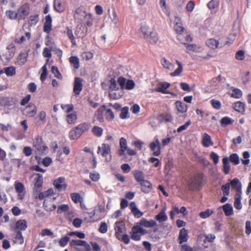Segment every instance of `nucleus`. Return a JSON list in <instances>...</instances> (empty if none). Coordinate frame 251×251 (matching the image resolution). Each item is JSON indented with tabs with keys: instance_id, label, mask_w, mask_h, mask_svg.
I'll return each mask as SVG.
<instances>
[{
	"instance_id": "nucleus-1",
	"label": "nucleus",
	"mask_w": 251,
	"mask_h": 251,
	"mask_svg": "<svg viewBox=\"0 0 251 251\" xmlns=\"http://www.w3.org/2000/svg\"><path fill=\"white\" fill-rule=\"evenodd\" d=\"M203 176L201 174H198L192 177L188 182L189 189L192 190H198L203 185Z\"/></svg>"
},
{
	"instance_id": "nucleus-2",
	"label": "nucleus",
	"mask_w": 251,
	"mask_h": 251,
	"mask_svg": "<svg viewBox=\"0 0 251 251\" xmlns=\"http://www.w3.org/2000/svg\"><path fill=\"white\" fill-rule=\"evenodd\" d=\"M74 17L75 20L78 22H84L85 20L91 18V14L87 13L84 7L80 6L75 10Z\"/></svg>"
},
{
	"instance_id": "nucleus-3",
	"label": "nucleus",
	"mask_w": 251,
	"mask_h": 251,
	"mask_svg": "<svg viewBox=\"0 0 251 251\" xmlns=\"http://www.w3.org/2000/svg\"><path fill=\"white\" fill-rule=\"evenodd\" d=\"M97 152L100 156L104 158L106 161L109 162L111 160V148L108 144L103 143L99 146Z\"/></svg>"
},
{
	"instance_id": "nucleus-4",
	"label": "nucleus",
	"mask_w": 251,
	"mask_h": 251,
	"mask_svg": "<svg viewBox=\"0 0 251 251\" xmlns=\"http://www.w3.org/2000/svg\"><path fill=\"white\" fill-rule=\"evenodd\" d=\"M221 86V76H219L208 81L206 91L208 92H214L220 89Z\"/></svg>"
},
{
	"instance_id": "nucleus-5",
	"label": "nucleus",
	"mask_w": 251,
	"mask_h": 251,
	"mask_svg": "<svg viewBox=\"0 0 251 251\" xmlns=\"http://www.w3.org/2000/svg\"><path fill=\"white\" fill-rule=\"evenodd\" d=\"M33 148L37 154L45 153L47 148L42 142V139L40 136H37L33 141Z\"/></svg>"
},
{
	"instance_id": "nucleus-6",
	"label": "nucleus",
	"mask_w": 251,
	"mask_h": 251,
	"mask_svg": "<svg viewBox=\"0 0 251 251\" xmlns=\"http://www.w3.org/2000/svg\"><path fill=\"white\" fill-rule=\"evenodd\" d=\"M14 188L17 194V199L22 200L25 195V189L24 185L21 182L16 180L14 183Z\"/></svg>"
},
{
	"instance_id": "nucleus-7",
	"label": "nucleus",
	"mask_w": 251,
	"mask_h": 251,
	"mask_svg": "<svg viewBox=\"0 0 251 251\" xmlns=\"http://www.w3.org/2000/svg\"><path fill=\"white\" fill-rule=\"evenodd\" d=\"M18 16L19 20L25 19L28 15L30 12V6L27 3H25L21 5L18 11Z\"/></svg>"
},
{
	"instance_id": "nucleus-8",
	"label": "nucleus",
	"mask_w": 251,
	"mask_h": 251,
	"mask_svg": "<svg viewBox=\"0 0 251 251\" xmlns=\"http://www.w3.org/2000/svg\"><path fill=\"white\" fill-rule=\"evenodd\" d=\"M150 148L153 155L158 156L161 154V145L158 138L155 137L154 141L150 144Z\"/></svg>"
},
{
	"instance_id": "nucleus-9",
	"label": "nucleus",
	"mask_w": 251,
	"mask_h": 251,
	"mask_svg": "<svg viewBox=\"0 0 251 251\" xmlns=\"http://www.w3.org/2000/svg\"><path fill=\"white\" fill-rule=\"evenodd\" d=\"M15 49L13 45H9L0 55L1 59L9 60L14 56Z\"/></svg>"
},
{
	"instance_id": "nucleus-10",
	"label": "nucleus",
	"mask_w": 251,
	"mask_h": 251,
	"mask_svg": "<svg viewBox=\"0 0 251 251\" xmlns=\"http://www.w3.org/2000/svg\"><path fill=\"white\" fill-rule=\"evenodd\" d=\"M65 178L63 177H59L53 181V184L55 189L58 191L65 190L67 185L65 182Z\"/></svg>"
},
{
	"instance_id": "nucleus-11",
	"label": "nucleus",
	"mask_w": 251,
	"mask_h": 251,
	"mask_svg": "<svg viewBox=\"0 0 251 251\" xmlns=\"http://www.w3.org/2000/svg\"><path fill=\"white\" fill-rule=\"evenodd\" d=\"M201 143L204 148H208L214 145L211 136L206 133L202 134Z\"/></svg>"
},
{
	"instance_id": "nucleus-12",
	"label": "nucleus",
	"mask_w": 251,
	"mask_h": 251,
	"mask_svg": "<svg viewBox=\"0 0 251 251\" xmlns=\"http://www.w3.org/2000/svg\"><path fill=\"white\" fill-rule=\"evenodd\" d=\"M114 228L115 230V236L117 238L120 235L123 234L125 231L126 227L124 223L122 221L116 222L115 224Z\"/></svg>"
},
{
	"instance_id": "nucleus-13",
	"label": "nucleus",
	"mask_w": 251,
	"mask_h": 251,
	"mask_svg": "<svg viewBox=\"0 0 251 251\" xmlns=\"http://www.w3.org/2000/svg\"><path fill=\"white\" fill-rule=\"evenodd\" d=\"M25 111L27 116L32 117L35 115L37 112V108L34 104L30 103L25 107Z\"/></svg>"
},
{
	"instance_id": "nucleus-14",
	"label": "nucleus",
	"mask_w": 251,
	"mask_h": 251,
	"mask_svg": "<svg viewBox=\"0 0 251 251\" xmlns=\"http://www.w3.org/2000/svg\"><path fill=\"white\" fill-rule=\"evenodd\" d=\"M55 199V198L54 197L52 199H47L44 200V206L46 210L52 211L56 208V205L52 203V202Z\"/></svg>"
},
{
	"instance_id": "nucleus-15",
	"label": "nucleus",
	"mask_w": 251,
	"mask_h": 251,
	"mask_svg": "<svg viewBox=\"0 0 251 251\" xmlns=\"http://www.w3.org/2000/svg\"><path fill=\"white\" fill-rule=\"evenodd\" d=\"M129 207L131 212L135 217L139 218L143 215V212L138 208L135 202H131L129 204Z\"/></svg>"
},
{
	"instance_id": "nucleus-16",
	"label": "nucleus",
	"mask_w": 251,
	"mask_h": 251,
	"mask_svg": "<svg viewBox=\"0 0 251 251\" xmlns=\"http://www.w3.org/2000/svg\"><path fill=\"white\" fill-rule=\"evenodd\" d=\"M109 96L110 99L113 100H118L122 97L124 95V92L122 88H119L116 91H109Z\"/></svg>"
},
{
	"instance_id": "nucleus-17",
	"label": "nucleus",
	"mask_w": 251,
	"mask_h": 251,
	"mask_svg": "<svg viewBox=\"0 0 251 251\" xmlns=\"http://www.w3.org/2000/svg\"><path fill=\"white\" fill-rule=\"evenodd\" d=\"M120 148L118 151L119 155L120 156L125 155V152L128 148L126 139L123 137H122L120 140Z\"/></svg>"
},
{
	"instance_id": "nucleus-18",
	"label": "nucleus",
	"mask_w": 251,
	"mask_h": 251,
	"mask_svg": "<svg viewBox=\"0 0 251 251\" xmlns=\"http://www.w3.org/2000/svg\"><path fill=\"white\" fill-rule=\"evenodd\" d=\"M189 236L187 230L183 228L180 229L179 233L178 240L179 244H182L183 242H186L188 241Z\"/></svg>"
},
{
	"instance_id": "nucleus-19",
	"label": "nucleus",
	"mask_w": 251,
	"mask_h": 251,
	"mask_svg": "<svg viewBox=\"0 0 251 251\" xmlns=\"http://www.w3.org/2000/svg\"><path fill=\"white\" fill-rule=\"evenodd\" d=\"M82 89V80L79 78L76 77L75 78L74 86V92L76 94L78 95Z\"/></svg>"
},
{
	"instance_id": "nucleus-20",
	"label": "nucleus",
	"mask_w": 251,
	"mask_h": 251,
	"mask_svg": "<svg viewBox=\"0 0 251 251\" xmlns=\"http://www.w3.org/2000/svg\"><path fill=\"white\" fill-rule=\"evenodd\" d=\"M140 185L141 190L145 193H149L152 189V185L151 183L148 180H144L140 183Z\"/></svg>"
},
{
	"instance_id": "nucleus-21",
	"label": "nucleus",
	"mask_w": 251,
	"mask_h": 251,
	"mask_svg": "<svg viewBox=\"0 0 251 251\" xmlns=\"http://www.w3.org/2000/svg\"><path fill=\"white\" fill-rule=\"evenodd\" d=\"M170 86V84L164 82L159 83L156 88V91L160 92L162 93L166 94L168 93L167 89Z\"/></svg>"
},
{
	"instance_id": "nucleus-22",
	"label": "nucleus",
	"mask_w": 251,
	"mask_h": 251,
	"mask_svg": "<svg viewBox=\"0 0 251 251\" xmlns=\"http://www.w3.org/2000/svg\"><path fill=\"white\" fill-rule=\"evenodd\" d=\"M34 175L35 176L34 179V187L36 190H38L42 185L43 182V176L39 173L35 174Z\"/></svg>"
},
{
	"instance_id": "nucleus-23",
	"label": "nucleus",
	"mask_w": 251,
	"mask_h": 251,
	"mask_svg": "<svg viewBox=\"0 0 251 251\" xmlns=\"http://www.w3.org/2000/svg\"><path fill=\"white\" fill-rule=\"evenodd\" d=\"M205 43L208 47L212 49H215L221 47L219 41L213 38L207 39Z\"/></svg>"
},
{
	"instance_id": "nucleus-24",
	"label": "nucleus",
	"mask_w": 251,
	"mask_h": 251,
	"mask_svg": "<svg viewBox=\"0 0 251 251\" xmlns=\"http://www.w3.org/2000/svg\"><path fill=\"white\" fill-rule=\"evenodd\" d=\"M52 20L50 15H48L45 17V22L44 25V31L45 32L49 33L51 30Z\"/></svg>"
},
{
	"instance_id": "nucleus-25",
	"label": "nucleus",
	"mask_w": 251,
	"mask_h": 251,
	"mask_svg": "<svg viewBox=\"0 0 251 251\" xmlns=\"http://www.w3.org/2000/svg\"><path fill=\"white\" fill-rule=\"evenodd\" d=\"M81 135L76 126L73 128L69 133V138L71 140H76L79 138Z\"/></svg>"
},
{
	"instance_id": "nucleus-26",
	"label": "nucleus",
	"mask_w": 251,
	"mask_h": 251,
	"mask_svg": "<svg viewBox=\"0 0 251 251\" xmlns=\"http://www.w3.org/2000/svg\"><path fill=\"white\" fill-rule=\"evenodd\" d=\"M108 13L109 18L111 19V23L115 26H116L118 23L119 19L115 9L113 8L108 9Z\"/></svg>"
},
{
	"instance_id": "nucleus-27",
	"label": "nucleus",
	"mask_w": 251,
	"mask_h": 251,
	"mask_svg": "<svg viewBox=\"0 0 251 251\" xmlns=\"http://www.w3.org/2000/svg\"><path fill=\"white\" fill-rule=\"evenodd\" d=\"M156 224V222L152 220L148 221L146 219H142L140 222V225L147 228L154 227Z\"/></svg>"
},
{
	"instance_id": "nucleus-28",
	"label": "nucleus",
	"mask_w": 251,
	"mask_h": 251,
	"mask_svg": "<svg viewBox=\"0 0 251 251\" xmlns=\"http://www.w3.org/2000/svg\"><path fill=\"white\" fill-rule=\"evenodd\" d=\"M166 208L164 207L161 211L155 216V219L159 222H164L168 220V217L166 214Z\"/></svg>"
},
{
	"instance_id": "nucleus-29",
	"label": "nucleus",
	"mask_w": 251,
	"mask_h": 251,
	"mask_svg": "<svg viewBox=\"0 0 251 251\" xmlns=\"http://www.w3.org/2000/svg\"><path fill=\"white\" fill-rule=\"evenodd\" d=\"M28 54L26 52H24L20 53L17 59V63L19 65H23L25 63L27 60Z\"/></svg>"
},
{
	"instance_id": "nucleus-30",
	"label": "nucleus",
	"mask_w": 251,
	"mask_h": 251,
	"mask_svg": "<svg viewBox=\"0 0 251 251\" xmlns=\"http://www.w3.org/2000/svg\"><path fill=\"white\" fill-rule=\"evenodd\" d=\"M53 6L55 10L59 12H62L65 10L64 4L61 0H54Z\"/></svg>"
},
{
	"instance_id": "nucleus-31",
	"label": "nucleus",
	"mask_w": 251,
	"mask_h": 251,
	"mask_svg": "<svg viewBox=\"0 0 251 251\" xmlns=\"http://www.w3.org/2000/svg\"><path fill=\"white\" fill-rule=\"evenodd\" d=\"M76 126L78 129L80 133L82 135L83 133L86 132L90 129L91 125L89 123H83L77 125Z\"/></svg>"
},
{
	"instance_id": "nucleus-32",
	"label": "nucleus",
	"mask_w": 251,
	"mask_h": 251,
	"mask_svg": "<svg viewBox=\"0 0 251 251\" xmlns=\"http://www.w3.org/2000/svg\"><path fill=\"white\" fill-rule=\"evenodd\" d=\"M76 126L78 129L80 133L82 135L83 133L86 132L90 129L91 125L89 123H83L77 125Z\"/></svg>"
},
{
	"instance_id": "nucleus-33",
	"label": "nucleus",
	"mask_w": 251,
	"mask_h": 251,
	"mask_svg": "<svg viewBox=\"0 0 251 251\" xmlns=\"http://www.w3.org/2000/svg\"><path fill=\"white\" fill-rule=\"evenodd\" d=\"M76 120L77 115L76 113L75 112L67 114L66 116V121L69 124H75L76 123Z\"/></svg>"
},
{
	"instance_id": "nucleus-34",
	"label": "nucleus",
	"mask_w": 251,
	"mask_h": 251,
	"mask_svg": "<svg viewBox=\"0 0 251 251\" xmlns=\"http://www.w3.org/2000/svg\"><path fill=\"white\" fill-rule=\"evenodd\" d=\"M161 63L164 68L169 71H172L174 68V64L171 63L168 59L165 58H163L161 59Z\"/></svg>"
},
{
	"instance_id": "nucleus-35",
	"label": "nucleus",
	"mask_w": 251,
	"mask_h": 251,
	"mask_svg": "<svg viewBox=\"0 0 251 251\" xmlns=\"http://www.w3.org/2000/svg\"><path fill=\"white\" fill-rule=\"evenodd\" d=\"M223 170L226 175L229 173L230 170V166L229 163V159L228 157H224L223 160Z\"/></svg>"
},
{
	"instance_id": "nucleus-36",
	"label": "nucleus",
	"mask_w": 251,
	"mask_h": 251,
	"mask_svg": "<svg viewBox=\"0 0 251 251\" xmlns=\"http://www.w3.org/2000/svg\"><path fill=\"white\" fill-rule=\"evenodd\" d=\"M153 29L151 28L147 24H143L141 27V31L143 34L145 36V37H149L150 33H151Z\"/></svg>"
},
{
	"instance_id": "nucleus-37",
	"label": "nucleus",
	"mask_w": 251,
	"mask_h": 251,
	"mask_svg": "<svg viewBox=\"0 0 251 251\" xmlns=\"http://www.w3.org/2000/svg\"><path fill=\"white\" fill-rule=\"evenodd\" d=\"M105 110V106H102L99 108V109L97 111L95 115V118L97 120L100 121V122H102L103 121V118L102 117V113Z\"/></svg>"
},
{
	"instance_id": "nucleus-38",
	"label": "nucleus",
	"mask_w": 251,
	"mask_h": 251,
	"mask_svg": "<svg viewBox=\"0 0 251 251\" xmlns=\"http://www.w3.org/2000/svg\"><path fill=\"white\" fill-rule=\"evenodd\" d=\"M223 209L226 216H229L233 214V207L231 204L226 203L223 206Z\"/></svg>"
},
{
	"instance_id": "nucleus-39",
	"label": "nucleus",
	"mask_w": 251,
	"mask_h": 251,
	"mask_svg": "<svg viewBox=\"0 0 251 251\" xmlns=\"http://www.w3.org/2000/svg\"><path fill=\"white\" fill-rule=\"evenodd\" d=\"M233 108L239 112H244L245 111V104L241 101H237L234 103Z\"/></svg>"
},
{
	"instance_id": "nucleus-40",
	"label": "nucleus",
	"mask_w": 251,
	"mask_h": 251,
	"mask_svg": "<svg viewBox=\"0 0 251 251\" xmlns=\"http://www.w3.org/2000/svg\"><path fill=\"white\" fill-rule=\"evenodd\" d=\"M133 175L134 178L137 181L141 183L145 180L144 176L142 172L139 170H135L133 172Z\"/></svg>"
},
{
	"instance_id": "nucleus-41",
	"label": "nucleus",
	"mask_w": 251,
	"mask_h": 251,
	"mask_svg": "<svg viewBox=\"0 0 251 251\" xmlns=\"http://www.w3.org/2000/svg\"><path fill=\"white\" fill-rule=\"evenodd\" d=\"M27 227V222L25 220H20L16 224V227L17 229L25 230Z\"/></svg>"
},
{
	"instance_id": "nucleus-42",
	"label": "nucleus",
	"mask_w": 251,
	"mask_h": 251,
	"mask_svg": "<svg viewBox=\"0 0 251 251\" xmlns=\"http://www.w3.org/2000/svg\"><path fill=\"white\" fill-rule=\"evenodd\" d=\"M108 88H109L108 92L109 91H116V90H117V89L120 88L119 87V86L118 85L117 81L114 78H111L109 80V84H108Z\"/></svg>"
},
{
	"instance_id": "nucleus-43",
	"label": "nucleus",
	"mask_w": 251,
	"mask_h": 251,
	"mask_svg": "<svg viewBox=\"0 0 251 251\" xmlns=\"http://www.w3.org/2000/svg\"><path fill=\"white\" fill-rule=\"evenodd\" d=\"M176 63L178 65V68L174 72L170 74L172 76H179L183 71V67L181 62L176 60Z\"/></svg>"
},
{
	"instance_id": "nucleus-44",
	"label": "nucleus",
	"mask_w": 251,
	"mask_h": 251,
	"mask_svg": "<svg viewBox=\"0 0 251 251\" xmlns=\"http://www.w3.org/2000/svg\"><path fill=\"white\" fill-rule=\"evenodd\" d=\"M49 60L47 59L46 60V64L42 67L41 70L42 71V73L40 75V79L43 82L44 81L47 77V75H48V70H47V64L49 62Z\"/></svg>"
},
{
	"instance_id": "nucleus-45",
	"label": "nucleus",
	"mask_w": 251,
	"mask_h": 251,
	"mask_svg": "<svg viewBox=\"0 0 251 251\" xmlns=\"http://www.w3.org/2000/svg\"><path fill=\"white\" fill-rule=\"evenodd\" d=\"M146 38L151 43H156L158 40V37L157 33L152 30L151 33H150L149 37Z\"/></svg>"
},
{
	"instance_id": "nucleus-46",
	"label": "nucleus",
	"mask_w": 251,
	"mask_h": 251,
	"mask_svg": "<svg viewBox=\"0 0 251 251\" xmlns=\"http://www.w3.org/2000/svg\"><path fill=\"white\" fill-rule=\"evenodd\" d=\"M24 241V239L21 232L18 231L13 238V242L16 244H22Z\"/></svg>"
},
{
	"instance_id": "nucleus-47",
	"label": "nucleus",
	"mask_w": 251,
	"mask_h": 251,
	"mask_svg": "<svg viewBox=\"0 0 251 251\" xmlns=\"http://www.w3.org/2000/svg\"><path fill=\"white\" fill-rule=\"evenodd\" d=\"M143 226L140 225V222L137 223L136 226L132 227V229L137 231V232L140 233L142 235H145L147 233L146 229L143 228Z\"/></svg>"
},
{
	"instance_id": "nucleus-48",
	"label": "nucleus",
	"mask_w": 251,
	"mask_h": 251,
	"mask_svg": "<svg viewBox=\"0 0 251 251\" xmlns=\"http://www.w3.org/2000/svg\"><path fill=\"white\" fill-rule=\"evenodd\" d=\"M176 105L178 111L179 112L184 113L187 111V106L185 103L178 101L176 102Z\"/></svg>"
},
{
	"instance_id": "nucleus-49",
	"label": "nucleus",
	"mask_w": 251,
	"mask_h": 251,
	"mask_svg": "<svg viewBox=\"0 0 251 251\" xmlns=\"http://www.w3.org/2000/svg\"><path fill=\"white\" fill-rule=\"evenodd\" d=\"M61 108L67 114L73 112V110L74 109V107L73 104H62L61 105Z\"/></svg>"
},
{
	"instance_id": "nucleus-50",
	"label": "nucleus",
	"mask_w": 251,
	"mask_h": 251,
	"mask_svg": "<svg viewBox=\"0 0 251 251\" xmlns=\"http://www.w3.org/2000/svg\"><path fill=\"white\" fill-rule=\"evenodd\" d=\"M232 188L235 189L236 190L242 188V185L239 179L237 178H234L233 180H230V183Z\"/></svg>"
},
{
	"instance_id": "nucleus-51",
	"label": "nucleus",
	"mask_w": 251,
	"mask_h": 251,
	"mask_svg": "<svg viewBox=\"0 0 251 251\" xmlns=\"http://www.w3.org/2000/svg\"><path fill=\"white\" fill-rule=\"evenodd\" d=\"M159 5L163 12L169 16L170 12L167 5H166V0H160Z\"/></svg>"
},
{
	"instance_id": "nucleus-52",
	"label": "nucleus",
	"mask_w": 251,
	"mask_h": 251,
	"mask_svg": "<svg viewBox=\"0 0 251 251\" xmlns=\"http://www.w3.org/2000/svg\"><path fill=\"white\" fill-rule=\"evenodd\" d=\"M70 62L75 69L79 67V59L76 56H71L70 58Z\"/></svg>"
},
{
	"instance_id": "nucleus-53",
	"label": "nucleus",
	"mask_w": 251,
	"mask_h": 251,
	"mask_svg": "<svg viewBox=\"0 0 251 251\" xmlns=\"http://www.w3.org/2000/svg\"><path fill=\"white\" fill-rule=\"evenodd\" d=\"M233 123V120L228 117H225L221 120V124L223 126H226L227 125H231Z\"/></svg>"
},
{
	"instance_id": "nucleus-54",
	"label": "nucleus",
	"mask_w": 251,
	"mask_h": 251,
	"mask_svg": "<svg viewBox=\"0 0 251 251\" xmlns=\"http://www.w3.org/2000/svg\"><path fill=\"white\" fill-rule=\"evenodd\" d=\"M92 132L95 136L100 137L102 135L103 129L98 126H94L92 128Z\"/></svg>"
},
{
	"instance_id": "nucleus-55",
	"label": "nucleus",
	"mask_w": 251,
	"mask_h": 251,
	"mask_svg": "<svg viewBox=\"0 0 251 251\" xmlns=\"http://www.w3.org/2000/svg\"><path fill=\"white\" fill-rule=\"evenodd\" d=\"M173 118L170 114L163 113L159 116V120L161 122H171Z\"/></svg>"
},
{
	"instance_id": "nucleus-56",
	"label": "nucleus",
	"mask_w": 251,
	"mask_h": 251,
	"mask_svg": "<svg viewBox=\"0 0 251 251\" xmlns=\"http://www.w3.org/2000/svg\"><path fill=\"white\" fill-rule=\"evenodd\" d=\"M4 73L7 76H12L16 73L15 68L13 66L4 68Z\"/></svg>"
},
{
	"instance_id": "nucleus-57",
	"label": "nucleus",
	"mask_w": 251,
	"mask_h": 251,
	"mask_svg": "<svg viewBox=\"0 0 251 251\" xmlns=\"http://www.w3.org/2000/svg\"><path fill=\"white\" fill-rule=\"evenodd\" d=\"M6 15L10 19L13 20L17 19L19 20L17 11L15 12L12 10H8L6 12Z\"/></svg>"
},
{
	"instance_id": "nucleus-58",
	"label": "nucleus",
	"mask_w": 251,
	"mask_h": 251,
	"mask_svg": "<svg viewBox=\"0 0 251 251\" xmlns=\"http://www.w3.org/2000/svg\"><path fill=\"white\" fill-rule=\"evenodd\" d=\"M71 197L73 201L75 203L81 202L82 200V198L78 193H72Z\"/></svg>"
},
{
	"instance_id": "nucleus-59",
	"label": "nucleus",
	"mask_w": 251,
	"mask_h": 251,
	"mask_svg": "<svg viewBox=\"0 0 251 251\" xmlns=\"http://www.w3.org/2000/svg\"><path fill=\"white\" fill-rule=\"evenodd\" d=\"M242 95V91L237 88H235L233 89L232 92L231 93V96L233 98H235L236 99H239L241 97Z\"/></svg>"
},
{
	"instance_id": "nucleus-60",
	"label": "nucleus",
	"mask_w": 251,
	"mask_h": 251,
	"mask_svg": "<svg viewBox=\"0 0 251 251\" xmlns=\"http://www.w3.org/2000/svg\"><path fill=\"white\" fill-rule=\"evenodd\" d=\"M69 206L68 204H61L58 206L57 212L58 214L69 211Z\"/></svg>"
},
{
	"instance_id": "nucleus-61",
	"label": "nucleus",
	"mask_w": 251,
	"mask_h": 251,
	"mask_svg": "<svg viewBox=\"0 0 251 251\" xmlns=\"http://www.w3.org/2000/svg\"><path fill=\"white\" fill-rule=\"evenodd\" d=\"M229 160L235 165H237L239 163V158L237 154L233 153L229 156Z\"/></svg>"
},
{
	"instance_id": "nucleus-62",
	"label": "nucleus",
	"mask_w": 251,
	"mask_h": 251,
	"mask_svg": "<svg viewBox=\"0 0 251 251\" xmlns=\"http://www.w3.org/2000/svg\"><path fill=\"white\" fill-rule=\"evenodd\" d=\"M117 238L119 240L124 242L126 244H128L130 242L129 237L128 235L126 234H123L117 237Z\"/></svg>"
},
{
	"instance_id": "nucleus-63",
	"label": "nucleus",
	"mask_w": 251,
	"mask_h": 251,
	"mask_svg": "<svg viewBox=\"0 0 251 251\" xmlns=\"http://www.w3.org/2000/svg\"><path fill=\"white\" fill-rule=\"evenodd\" d=\"M70 240V238L69 237L65 236L59 239L58 241L59 245L61 247H65L67 245Z\"/></svg>"
},
{
	"instance_id": "nucleus-64",
	"label": "nucleus",
	"mask_w": 251,
	"mask_h": 251,
	"mask_svg": "<svg viewBox=\"0 0 251 251\" xmlns=\"http://www.w3.org/2000/svg\"><path fill=\"white\" fill-rule=\"evenodd\" d=\"M30 38V33L28 32H27L25 33V35H23L20 37V39H17V42L19 43H23L25 42L28 40Z\"/></svg>"
}]
</instances>
